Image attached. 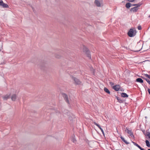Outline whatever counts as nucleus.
I'll return each instance as SVG.
<instances>
[{
	"label": "nucleus",
	"instance_id": "f257e3e1",
	"mask_svg": "<svg viewBox=\"0 0 150 150\" xmlns=\"http://www.w3.org/2000/svg\"><path fill=\"white\" fill-rule=\"evenodd\" d=\"M136 33V32L135 30L134 31L132 29H130L128 32L127 34L129 37H132L135 36Z\"/></svg>",
	"mask_w": 150,
	"mask_h": 150
},
{
	"label": "nucleus",
	"instance_id": "f03ea898",
	"mask_svg": "<svg viewBox=\"0 0 150 150\" xmlns=\"http://www.w3.org/2000/svg\"><path fill=\"white\" fill-rule=\"evenodd\" d=\"M72 79L74 81V83L76 85H82L81 82L76 77H72Z\"/></svg>",
	"mask_w": 150,
	"mask_h": 150
},
{
	"label": "nucleus",
	"instance_id": "7ed1b4c3",
	"mask_svg": "<svg viewBox=\"0 0 150 150\" xmlns=\"http://www.w3.org/2000/svg\"><path fill=\"white\" fill-rule=\"evenodd\" d=\"M113 89L116 91H118L120 88V86L119 85H117L115 86H113Z\"/></svg>",
	"mask_w": 150,
	"mask_h": 150
},
{
	"label": "nucleus",
	"instance_id": "20e7f679",
	"mask_svg": "<svg viewBox=\"0 0 150 150\" xmlns=\"http://www.w3.org/2000/svg\"><path fill=\"white\" fill-rule=\"evenodd\" d=\"M127 133L132 138H134V136L133 134V132H132L131 130H129L127 128Z\"/></svg>",
	"mask_w": 150,
	"mask_h": 150
},
{
	"label": "nucleus",
	"instance_id": "39448f33",
	"mask_svg": "<svg viewBox=\"0 0 150 150\" xmlns=\"http://www.w3.org/2000/svg\"><path fill=\"white\" fill-rule=\"evenodd\" d=\"M63 97H64L66 102L68 103L69 104V101L68 100V98L67 95L65 93H64L63 94Z\"/></svg>",
	"mask_w": 150,
	"mask_h": 150
},
{
	"label": "nucleus",
	"instance_id": "423d86ee",
	"mask_svg": "<svg viewBox=\"0 0 150 150\" xmlns=\"http://www.w3.org/2000/svg\"><path fill=\"white\" fill-rule=\"evenodd\" d=\"M95 4L98 7L101 6V4L99 1L97 0H95Z\"/></svg>",
	"mask_w": 150,
	"mask_h": 150
},
{
	"label": "nucleus",
	"instance_id": "0eeeda50",
	"mask_svg": "<svg viewBox=\"0 0 150 150\" xmlns=\"http://www.w3.org/2000/svg\"><path fill=\"white\" fill-rule=\"evenodd\" d=\"M17 98V96L15 94H13L11 96V99L12 101H15Z\"/></svg>",
	"mask_w": 150,
	"mask_h": 150
},
{
	"label": "nucleus",
	"instance_id": "6e6552de",
	"mask_svg": "<svg viewBox=\"0 0 150 150\" xmlns=\"http://www.w3.org/2000/svg\"><path fill=\"white\" fill-rule=\"evenodd\" d=\"M138 10L137 7H135L132 8L130 10V11H131L136 12Z\"/></svg>",
	"mask_w": 150,
	"mask_h": 150
},
{
	"label": "nucleus",
	"instance_id": "1a4fd4ad",
	"mask_svg": "<svg viewBox=\"0 0 150 150\" xmlns=\"http://www.w3.org/2000/svg\"><path fill=\"white\" fill-rule=\"evenodd\" d=\"M93 123L94 125H96V126H97L101 130L102 132L103 131V130L100 127V126L98 124H97L96 122H93Z\"/></svg>",
	"mask_w": 150,
	"mask_h": 150
},
{
	"label": "nucleus",
	"instance_id": "9d476101",
	"mask_svg": "<svg viewBox=\"0 0 150 150\" xmlns=\"http://www.w3.org/2000/svg\"><path fill=\"white\" fill-rule=\"evenodd\" d=\"M145 143L147 146L150 147V144L149 142L147 140H146Z\"/></svg>",
	"mask_w": 150,
	"mask_h": 150
},
{
	"label": "nucleus",
	"instance_id": "9b49d317",
	"mask_svg": "<svg viewBox=\"0 0 150 150\" xmlns=\"http://www.w3.org/2000/svg\"><path fill=\"white\" fill-rule=\"evenodd\" d=\"M121 95L122 97H128V96L125 93H121Z\"/></svg>",
	"mask_w": 150,
	"mask_h": 150
},
{
	"label": "nucleus",
	"instance_id": "f8f14e48",
	"mask_svg": "<svg viewBox=\"0 0 150 150\" xmlns=\"http://www.w3.org/2000/svg\"><path fill=\"white\" fill-rule=\"evenodd\" d=\"M104 91L106 93L110 94V92L109 90L106 87H104Z\"/></svg>",
	"mask_w": 150,
	"mask_h": 150
},
{
	"label": "nucleus",
	"instance_id": "ddd939ff",
	"mask_svg": "<svg viewBox=\"0 0 150 150\" xmlns=\"http://www.w3.org/2000/svg\"><path fill=\"white\" fill-rule=\"evenodd\" d=\"M85 53L86 54L87 56L89 58L91 59V55L90 54V52L89 51H87Z\"/></svg>",
	"mask_w": 150,
	"mask_h": 150
},
{
	"label": "nucleus",
	"instance_id": "4468645a",
	"mask_svg": "<svg viewBox=\"0 0 150 150\" xmlns=\"http://www.w3.org/2000/svg\"><path fill=\"white\" fill-rule=\"evenodd\" d=\"M120 138L122 141L126 144H128L129 143V142H127L126 141L122 136H121Z\"/></svg>",
	"mask_w": 150,
	"mask_h": 150
},
{
	"label": "nucleus",
	"instance_id": "2eb2a0df",
	"mask_svg": "<svg viewBox=\"0 0 150 150\" xmlns=\"http://www.w3.org/2000/svg\"><path fill=\"white\" fill-rule=\"evenodd\" d=\"M1 6L5 8H8V5L4 3V2L3 3V4H2Z\"/></svg>",
	"mask_w": 150,
	"mask_h": 150
},
{
	"label": "nucleus",
	"instance_id": "dca6fc26",
	"mask_svg": "<svg viewBox=\"0 0 150 150\" xmlns=\"http://www.w3.org/2000/svg\"><path fill=\"white\" fill-rule=\"evenodd\" d=\"M131 6V4L129 3H127L125 5L126 7L127 8H129Z\"/></svg>",
	"mask_w": 150,
	"mask_h": 150
},
{
	"label": "nucleus",
	"instance_id": "f3484780",
	"mask_svg": "<svg viewBox=\"0 0 150 150\" xmlns=\"http://www.w3.org/2000/svg\"><path fill=\"white\" fill-rule=\"evenodd\" d=\"M55 57L56 58L59 59L61 57V56L59 54L56 53L55 54Z\"/></svg>",
	"mask_w": 150,
	"mask_h": 150
},
{
	"label": "nucleus",
	"instance_id": "a211bd4d",
	"mask_svg": "<svg viewBox=\"0 0 150 150\" xmlns=\"http://www.w3.org/2000/svg\"><path fill=\"white\" fill-rule=\"evenodd\" d=\"M10 95H6L3 97V99L4 100H7L10 98Z\"/></svg>",
	"mask_w": 150,
	"mask_h": 150
},
{
	"label": "nucleus",
	"instance_id": "6ab92c4d",
	"mask_svg": "<svg viewBox=\"0 0 150 150\" xmlns=\"http://www.w3.org/2000/svg\"><path fill=\"white\" fill-rule=\"evenodd\" d=\"M132 142L134 145L138 147L140 149H141V146L139 145H138L137 144L134 142Z\"/></svg>",
	"mask_w": 150,
	"mask_h": 150
},
{
	"label": "nucleus",
	"instance_id": "aec40b11",
	"mask_svg": "<svg viewBox=\"0 0 150 150\" xmlns=\"http://www.w3.org/2000/svg\"><path fill=\"white\" fill-rule=\"evenodd\" d=\"M89 51L88 50V49L86 47H84L83 49V52H84V53H85L87 51Z\"/></svg>",
	"mask_w": 150,
	"mask_h": 150
},
{
	"label": "nucleus",
	"instance_id": "412c9836",
	"mask_svg": "<svg viewBox=\"0 0 150 150\" xmlns=\"http://www.w3.org/2000/svg\"><path fill=\"white\" fill-rule=\"evenodd\" d=\"M116 98L117 100L119 101V102L120 103H122L123 102V101L121 100H120L119 98L117 97Z\"/></svg>",
	"mask_w": 150,
	"mask_h": 150
},
{
	"label": "nucleus",
	"instance_id": "4be33fe9",
	"mask_svg": "<svg viewBox=\"0 0 150 150\" xmlns=\"http://www.w3.org/2000/svg\"><path fill=\"white\" fill-rule=\"evenodd\" d=\"M145 79L146 80L147 82L150 85V81L149 79H146L145 78Z\"/></svg>",
	"mask_w": 150,
	"mask_h": 150
},
{
	"label": "nucleus",
	"instance_id": "5701e85b",
	"mask_svg": "<svg viewBox=\"0 0 150 150\" xmlns=\"http://www.w3.org/2000/svg\"><path fill=\"white\" fill-rule=\"evenodd\" d=\"M136 81H137L141 83V78H138L136 79Z\"/></svg>",
	"mask_w": 150,
	"mask_h": 150
},
{
	"label": "nucleus",
	"instance_id": "b1692460",
	"mask_svg": "<svg viewBox=\"0 0 150 150\" xmlns=\"http://www.w3.org/2000/svg\"><path fill=\"white\" fill-rule=\"evenodd\" d=\"M146 135L147 136L148 138H149L150 137V132H148L147 133V134Z\"/></svg>",
	"mask_w": 150,
	"mask_h": 150
},
{
	"label": "nucleus",
	"instance_id": "393cba45",
	"mask_svg": "<svg viewBox=\"0 0 150 150\" xmlns=\"http://www.w3.org/2000/svg\"><path fill=\"white\" fill-rule=\"evenodd\" d=\"M3 3V2L2 0H0V6H1Z\"/></svg>",
	"mask_w": 150,
	"mask_h": 150
},
{
	"label": "nucleus",
	"instance_id": "a878e982",
	"mask_svg": "<svg viewBox=\"0 0 150 150\" xmlns=\"http://www.w3.org/2000/svg\"><path fill=\"white\" fill-rule=\"evenodd\" d=\"M110 85L111 86H112L114 85V83L113 82H110Z\"/></svg>",
	"mask_w": 150,
	"mask_h": 150
},
{
	"label": "nucleus",
	"instance_id": "bb28decb",
	"mask_svg": "<svg viewBox=\"0 0 150 150\" xmlns=\"http://www.w3.org/2000/svg\"><path fill=\"white\" fill-rule=\"evenodd\" d=\"M145 76L146 77H147L148 78V77H149V75L147 74H145Z\"/></svg>",
	"mask_w": 150,
	"mask_h": 150
},
{
	"label": "nucleus",
	"instance_id": "cd10ccee",
	"mask_svg": "<svg viewBox=\"0 0 150 150\" xmlns=\"http://www.w3.org/2000/svg\"><path fill=\"white\" fill-rule=\"evenodd\" d=\"M137 28L139 30H141V26L139 25V26H138Z\"/></svg>",
	"mask_w": 150,
	"mask_h": 150
},
{
	"label": "nucleus",
	"instance_id": "c85d7f7f",
	"mask_svg": "<svg viewBox=\"0 0 150 150\" xmlns=\"http://www.w3.org/2000/svg\"><path fill=\"white\" fill-rule=\"evenodd\" d=\"M148 61V60H145V61L141 62V64H143L144 62H145Z\"/></svg>",
	"mask_w": 150,
	"mask_h": 150
},
{
	"label": "nucleus",
	"instance_id": "c756f323",
	"mask_svg": "<svg viewBox=\"0 0 150 150\" xmlns=\"http://www.w3.org/2000/svg\"><path fill=\"white\" fill-rule=\"evenodd\" d=\"M147 91H148L149 94L150 95V89L148 88V90H147Z\"/></svg>",
	"mask_w": 150,
	"mask_h": 150
},
{
	"label": "nucleus",
	"instance_id": "7c9ffc66",
	"mask_svg": "<svg viewBox=\"0 0 150 150\" xmlns=\"http://www.w3.org/2000/svg\"><path fill=\"white\" fill-rule=\"evenodd\" d=\"M127 1L129 2H132L134 1V0H127Z\"/></svg>",
	"mask_w": 150,
	"mask_h": 150
},
{
	"label": "nucleus",
	"instance_id": "2f4dec72",
	"mask_svg": "<svg viewBox=\"0 0 150 150\" xmlns=\"http://www.w3.org/2000/svg\"><path fill=\"white\" fill-rule=\"evenodd\" d=\"M136 5H137V4H131V6H136Z\"/></svg>",
	"mask_w": 150,
	"mask_h": 150
},
{
	"label": "nucleus",
	"instance_id": "473e14b6",
	"mask_svg": "<svg viewBox=\"0 0 150 150\" xmlns=\"http://www.w3.org/2000/svg\"><path fill=\"white\" fill-rule=\"evenodd\" d=\"M72 141L73 142H76V141L75 139H73L72 140Z\"/></svg>",
	"mask_w": 150,
	"mask_h": 150
},
{
	"label": "nucleus",
	"instance_id": "72a5a7b5",
	"mask_svg": "<svg viewBox=\"0 0 150 150\" xmlns=\"http://www.w3.org/2000/svg\"><path fill=\"white\" fill-rule=\"evenodd\" d=\"M143 80L141 79V83H143Z\"/></svg>",
	"mask_w": 150,
	"mask_h": 150
},
{
	"label": "nucleus",
	"instance_id": "f704fd0d",
	"mask_svg": "<svg viewBox=\"0 0 150 150\" xmlns=\"http://www.w3.org/2000/svg\"><path fill=\"white\" fill-rule=\"evenodd\" d=\"M102 133H103V135H104V131H103V132H102Z\"/></svg>",
	"mask_w": 150,
	"mask_h": 150
},
{
	"label": "nucleus",
	"instance_id": "c9c22d12",
	"mask_svg": "<svg viewBox=\"0 0 150 150\" xmlns=\"http://www.w3.org/2000/svg\"><path fill=\"white\" fill-rule=\"evenodd\" d=\"M141 150H145L144 149L141 147Z\"/></svg>",
	"mask_w": 150,
	"mask_h": 150
},
{
	"label": "nucleus",
	"instance_id": "e433bc0d",
	"mask_svg": "<svg viewBox=\"0 0 150 150\" xmlns=\"http://www.w3.org/2000/svg\"><path fill=\"white\" fill-rule=\"evenodd\" d=\"M143 46V44L142 47H141V50L142 49Z\"/></svg>",
	"mask_w": 150,
	"mask_h": 150
},
{
	"label": "nucleus",
	"instance_id": "4c0bfd02",
	"mask_svg": "<svg viewBox=\"0 0 150 150\" xmlns=\"http://www.w3.org/2000/svg\"><path fill=\"white\" fill-rule=\"evenodd\" d=\"M120 90L121 91H124V90H123L122 89H121Z\"/></svg>",
	"mask_w": 150,
	"mask_h": 150
},
{
	"label": "nucleus",
	"instance_id": "58836bf2",
	"mask_svg": "<svg viewBox=\"0 0 150 150\" xmlns=\"http://www.w3.org/2000/svg\"><path fill=\"white\" fill-rule=\"evenodd\" d=\"M148 78H149V79H150V76H149V77H148Z\"/></svg>",
	"mask_w": 150,
	"mask_h": 150
},
{
	"label": "nucleus",
	"instance_id": "ea45409f",
	"mask_svg": "<svg viewBox=\"0 0 150 150\" xmlns=\"http://www.w3.org/2000/svg\"><path fill=\"white\" fill-rule=\"evenodd\" d=\"M145 118H147V117L146 116L145 117Z\"/></svg>",
	"mask_w": 150,
	"mask_h": 150
},
{
	"label": "nucleus",
	"instance_id": "a19ab883",
	"mask_svg": "<svg viewBox=\"0 0 150 150\" xmlns=\"http://www.w3.org/2000/svg\"><path fill=\"white\" fill-rule=\"evenodd\" d=\"M149 18H150V15L149 16Z\"/></svg>",
	"mask_w": 150,
	"mask_h": 150
},
{
	"label": "nucleus",
	"instance_id": "79ce46f5",
	"mask_svg": "<svg viewBox=\"0 0 150 150\" xmlns=\"http://www.w3.org/2000/svg\"><path fill=\"white\" fill-rule=\"evenodd\" d=\"M141 78H143V77H142V76H141Z\"/></svg>",
	"mask_w": 150,
	"mask_h": 150
},
{
	"label": "nucleus",
	"instance_id": "37998d69",
	"mask_svg": "<svg viewBox=\"0 0 150 150\" xmlns=\"http://www.w3.org/2000/svg\"><path fill=\"white\" fill-rule=\"evenodd\" d=\"M148 150H150V149H148Z\"/></svg>",
	"mask_w": 150,
	"mask_h": 150
},
{
	"label": "nucleus",
	"instance_id": "c03bdc74",
	"mask_svg": "<svg viewBox=\"0 0 150 150\" xmlns=\"http://www.w3.org/2000/svg\"><path fill=\"white\" fill-rule=\"evenodd\" d=\"M140 50H139L137 51H140Z\"/></svg>",
	"mask_w": 150,
	"mask_h": 150
},
{
	"label": "nucleus",
	"instance_id": "a18cd8bd",
	"mask_svg": "<svg viewBox=\"0 0 150 150\" xmlns=\"http://www.w3.org/2000/svg\"><path fill=\"white\" fill-rule=\"evenodd\" d=\"M145 51L144 50H143V51Z\"/></svg>",
	"mask_w": 150,
	"mask_h": 150
},
{
	"label": "nucleus",
	"instance_id": "49530a36",
	"mask_svg": "<svg viewBox=\"0 0 150 150\" xmlns=\"http://www.w3.org/2000/svg\"><path fill=\"white\" fill-rule=\"evenodd\" d=\"M1 51V49H0V52Z\"/></svg>",
	"mask_w": 150,
	"mask_h": 150
}]
</instances>
